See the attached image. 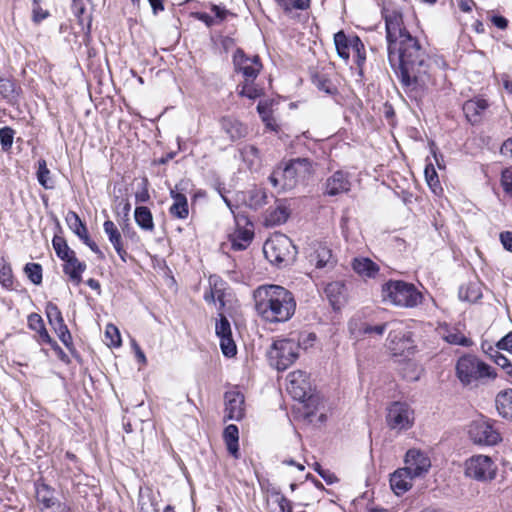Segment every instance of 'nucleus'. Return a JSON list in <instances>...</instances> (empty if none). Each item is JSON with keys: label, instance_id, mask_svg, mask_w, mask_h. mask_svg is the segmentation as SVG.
<instances>
[{"label": "nucleus", "instance_id": "obj_1", "mask_svg": "<svg viewBox=\"0 0 512 512\" xmlns=\"http://www.w3.org/2000/svg\"><path fill=\"white\" fill-rule=\"evenodd\" d=\"M396 49L388 51V61L406 93L421 97L434 84L430 57L413 36H407Z\"/></svg>", "mask_w": 512, "mask_h": 512}, {"label": "nucleus", "instance_id": "obj_2", "mask_svg": "<svg viewBox=\"0 0 512 512\" xmlns=\"http://www.w3.org/2000/svg\"><path fill=\"white\" fill-rule=\"evenodd\" d=\"M255 309L267 322L288 321L295 313L296 301L293 294L279 285H262L254 291Z\"/></svg>", "mask_w": 512, "mask_h": 512}, {"label": "nucleus", "instance_id": "obj_3", "mask_svg": "<svg viewBox=\"0 0 512 512\" xmlns=\"http://www.w3.org/2000/svg\"><path fill=\"white\" fill-rule=\"evenodd\" d=\"M456 375L464 386H478L493 380L497 374L495 370L474 355H464L456 363Z\"/></svg>", "mask_w": 512, "mask_h": 512}, {"label": "nucleus", "instance_id": "obj_4", "mask_svg": "<svg viewBox=\"0 0 512 512\" xmlns=\"http://www.w3.org/2000/svg\"><path fill=\"white\" fill-rule=\"evenodd\" d=\"M382 299L400 308H415L423 301L422 293L412 283L389 280L382 285Z\"/></svg>", "mask_w": 512, "mask_h": 512}, {"label": "nucleus", "instance_id": "obj_5", "mask_svg": "<svg viewBox=\"0 0 512 512\" xmlns=\"http://www.w3.org/2000/svg\"><path fill=\"white\" fill-rule=\"evenodd\" d=\"M311 168V162L307 158L292 159L283 168L274 170L269 180L274 187L291 190L311 174Z\"/></svg>", "mask_w": 512, "mask_h": 512}, {"label": "nucleus", "instance_id": "obj_6", "mask_svg": "<svg viewBox=\"0 0 512 512\" xmlns=\"http://www.w3.org/2000/svg\"><path fill=\"white\" fill-rule=\"evenodd\" d=\"M263 253L269 262L281 265L292 262L297 251L288 236L276 233L264 243Z\"/></svg>", "mask_w": 512, "mask_h": 512}, {"label": "nucleus", "instance_id": "obj_7", "mask_svg": "<svg viewBox=\"0 0 512 512\" xmlns=\"http://www.w3.org/2000/svg\"><path fill=\"white\" fill-rule=\"evenodd\" d=\"M287 391L295 399L306 403V406L315 405L318 396L314 395L313 386L306 372L297 370L287 375Z\"/></svg>", "mask_w": 512, "mask_h": 512}, {"label": "nucleus", "instance_id": "obj_8", "mask_svg": "<svg viewBox=\"0 0 512 512\" xmlns=\"http://www.w3.org/2000/svg\"><path fill=\"white\" fill-rule=\"evenodd\" d=\"M299 348L298 340L279 339L273 342L269 357L278 370H285L298 358Z\"/></svg>", "mask_w": 512, "mask_h": 512}, {"label": "nucleus", "instance_id": "obj_9", "mask_svg": "<svg viewBox=\"0 0 512 512\" xmlns=\"http://www.w3.org/2000/svg\"><path fill=\"white\" fill-rule=\"evenodd\" d=\"M385 20L387 51L396 49L407 36H412L405 28L402 13L396 9L382 11Z\"/></svg>", "mask_w": 512, "mask_h": 512}, {"label": "nucleus", "instance_id": "obj_10", "mask_svg": "<svg viewBox=\"0 0 512 512\" xmlns=\"http://www.w3.org/2000/svg\"><path fill=\"white\" fill-rule=\"evenodd\" d=\"M413 415L414 412L407 403L396 401L388 407L386 422L392 430H407L413 425Z\"/></svg>", "mask_w": 512, "mask_h": 512}, {"label": "nucleus", "instance_id": "obj_11", "mask_svg": "<svg viewBox=\"0 0 512 512\" xmlns=\"http://www.w3.org/2000/svg\"><path fill=\"white\" fill-rule=\"evenodd\" d=\"M465 474L478 481L492 480L496 475V466L486 455H474L465 462Z\"/></svg>", "mask_w": 512, "mask_h": 512}, {"label": "nucleus", "instance_id": "obj_12", "mask_svg": "<svg viewBox=\"0 0 512 512\" xmlns=\"http://www.w3.org/2000/svg\"><path fill=\"white\" fill-rule=\"evenodd\" d=\"M472 440L481 445L492 446L501 441L499 431L491 420L475 421L469 430Z\"/></svg>", "mask_w": 512, "mask_h": 512}, {"label": "nucleus", "instance_id": "obj_13", "mask_svg": "<svg viewBox=\"0 0 512 512\" xmlns=\"http://www.w3.org/2000/svg\"><path fill=\"white\" fill-rule=\"evenodd\" d=\"M36 501L41 512L53 509L52 512H70V507L55 497V490L44 482L35 483Z\"/></svg>", "mask_w": 512, "mask_h": 512}, {"label": "nucleus", "instance_id": "obj_14", "mask_svg": "<svg viewBox=\"0 0 512 512\" xmlns=\"http://www.w3.org/2000/svg\"><path fill=\"white\" fill-rule=\"evenodd\" d=\"M236 230L229 236L231 247L235 251L245 250L254 237L253 225L247 221L244 215H234Z\"/></svg>", "mask_w": 512, "mask_h": 512}, {"label": "nucleus", "instance_id": "obj_15", "mask_svg": "<svg viewBox=\"0 0 512 512\" xmlns=\"http://www.w3.org/2000/svg\"><path fill=\"white\" fill-rule=\"evenodd\" d=\"M45 313L48 318L49 324L52 326L61 342L67 348H70V346L72 345V336L70 331L68 330L67 325L64 322L62 313L58 306L52 302H48L46 304Z\"/></svg>", "mask_w": 512, "mask_h": 512}, {"label": "nucleus", "instance_id": "obj_16", "mask_svg": "<svg viewBox=\"0 0 512 512\" xmlns=\"http://www.w3.org/2000/svg\"><path fill=\"white\" fill-rule=\"evenodd\" d=\"M235 70L241 72L246 81H253L260 69L261 63L258 56L247 57L242 49H237L233 55Z\"/></svg>", "mask_w": 512, "mask_h": 512}, {"label": "nucleus", "instance_id": "obj_17", "mask_svg": "<svg viewBox=\"0 0 512 512\" xmlns=\"http://www.w3.org/2000/svg\"><path fill=\"white\" fill-rule=\"evenodd\" d=\"M215 333L220 339V347L226 357H233L237 353L236 344L232 338L231 325L225 315L219 314L215 325Z\"/></svg>", "mask_w": 512, "mask_h": 512}, {"label": "nucleus", "instance_id": "obj_18", "mask_svg": "<svg viewBox=\"0 0 512 512\" xmlns=\"http://www.w3.org/2000/svg\"><path fill=\"white\" fill-rule=\"evenodd\" d=\"M404 467L415 478L427 473L431 467L430 459L427 455L419 450L410 449L405 456Z\"/></svg>", "mask_w": 512, "mask_h": 512}, {"label": "nucleus", "instance_id": "obj_19", "mask_svg": "<svg viewBox=\"0 0 512 512\" xmlns=\"http://www.w3.org/2000/svg\"><path fill=\"white\" fill-rule=\"evenodd\" d=\"M225 399V418L239 421L244 416V396L239 391H227Z\"/></svg>", "mask_w": 512, "mask_h": 512}, {"label": "nucleus", "instance_id": "obj_20", "mask_svg": "<svg viewBox=\"0 0 512 512\" xmlns=\"http://www.w3.org/2000/svg\"><path fill=\"white\" fill-rule=\"evenodd\" d=\"M351 182L348 173L338 170L334 172L325 182V194L337 196L350 191Z\"/></svg>", "mask_w": 512, "mask_h": 512}, {"label": "nucleus", "instance_id": "obj_21", "mask_svg": "<svg viewBox=\"0 0 512 512\" xmlns=\"http://www.w3.org/2000/svg\"><path fill=\"white\" fill-rule=\"evenodd\" d=\"M220 126L231 141L242 139L248 134L247 126L232 116H223L220 119Z\"/></svg>", "mask_w": 512, "mask_h": 512}, {"label": "nucleus", "instance_id": "obj_22", "mask_svg": "<svg viewBox=\"0 0 512 512\" xmlns=\"http://www.w3.org/2000/svg\"><path fill=\"white\" fill-rule=\"evenodd\" d=\"M181 184L182 183L177 184L170 190V196L173 199V204L171 205L169 212L175 218L186 219L189 214L188 201L186 196L181 192Z\"/></svg>", "mask_w": 512, "mask_h": 512}, {"label": "nucleus", "instance_id": "obj_23", "mask_svg": "<svg viewBox=\"0 0 512 512\" xmlns=\"http://www.w3.org/2000/svg\"><path fill=\"white\" fill-rule=\"evenodd\" d=\"M414 477L405 468L396 470L390 477V486L396 495H402L412 487Z\"/></svg>", "mask_w": 512, "mask_h": 512}, {"label": "nucleus", "instance_id": "obj_24", "mask_svg": "<svg viewBox=\"0 0 512 512\" xmlns=\"http://www.w3.org/2000/svg\"><path fill=\"white\" fill-rule=\"evenodd\" d=\"M103 229L119 257L122 261L126 262L127 252L123 247L122 236L115 223L111 220H106L103 224Z\"/></svg>", "mask_w": 512, "mask_h": 512}, {"label": "nucleus", "instance_id": "obj_25", "mask_svg": "<svg viewBox=\"0 0 512 512\" xmlns=\"http://www.w3.org/2000/svg\"><path fill=\"white\" fill-rule=\"evenodd\" d=\"M63 261L64 273L69 276L71 281L78 285L82 281V273L86 269V264L84 262L79 261L75 253H73Z\"/></svg>", "mask_w": 512, "mask_h": 512}, {"label": "nucleus", "instance_id": "obj_26", "mask_svg": "<svg viewBox=\"0 0 512 512\" xmlns=\"http://www.w3.org/2000/svg\"><path fill=\"white\" fill-rule=\"evenodd\" d=\"M310 262L314 263L316 268H332L335 264L331 249L325 244H318L314 252L310 254Z\"/></svg>", "mask_w": 512, "mask_h": 512}, {"label": "nucleus", "instance_id": "obj_27", "mask_svg": "<svg viewBox=\"0 0 512 512\" xmlns=\"http://www.w3.org/2000/svg\"><path fill=\"white\" fill-rule=\"evenodd\" d=\"M351 265L361 277L374 278L379 272V266L367 257H356L352 260Z\"/></svg>", "mask_w": 512, "mask_h": 512}, {"label": "nucleus", "instance_id": "obj_28", "mask_svg": "<svg viewBox=\"0 0 512 512\" xmlns=\"http://www.w3.org/2000/svg\"><path fill=\"white\" fill-rule=\"evenodd\" d=\"M389 348L394 355H403L406 351L413 349V341L407 334H389Z\"/></svg>", "mask_w": 512, "mask_h": 512}, {"label": "nucleus", "instance_id": "obj_29", "mask_svg": "<svg viewBox=\"0 0 512 512\" xmlns=\"http://www.w3.org/2000/svg\"><path fill=\"white\" fill-rule=\"evenodd\" d=\"M495 405L499 415L512 419V389L499 392L495 399Z\"/></svg>", "mask_w": 512, "mask_h": 512}, {"label": "nucleus", "instance_id": "obj_30", "mask_svg": "<svg viewBox=\"0 0 512 512\" xmlns=\"http://www.w3.org/2000/svg\"><path fill=\"white\" fill-rule=\"evenodd\" d=\"M488 106V102L485 99L469 100L464 104L463 110L469 121L475 123Z\"/></svg>", "mask_w": 512, "mask_h": 512}, {"label": "nucleus", "instance_id": "obj_31", "mask_svg": "<svg viewBox=\"0 0 512 512\" xmlns=\"http://www.w3.org/2000/svg\"><path fill=\"white\" fill-rule=\"evenodd\" d=\"M134 219L141 229L149 232L154 230L153 216L148 207L137 206L134 211Z\"/></svg>", "mask_w": 512, "mask_h": 512}, {"label": "nucleus", "instance_id": "obj_32", "mask_svg": "<svg viewBox=\"0 0 512 512\" xmlns=\"http://www.w3.org/2000/svg\"><path fill=\"white\" fill-rule=\"evenodd\" d=\"M224 440L227 445V449L230 454H232L234 457H238V440H239V431L238 427L234 424L228 425L224 430Z\"/></svg>", "mask_w": 512, "mask_h": 512}, {"label": "nucleus", "instance_id": "obj_33", "mask_svg": "<svg viewBox=\"0 0 512 512\" xmlns=\"http://www.w3.org/2000/svg\"><path fill=\"white\" fill-rule=\"evenodd\" d=\"M334 44L339 57L347 61L350 57L351 44H353L352 37L348 38L343 31H339L334 35Z\"/></svg>", "mask_w": 512, "mask_h": 512}, {"label": "nucleus", "instance_id": "obj_34", "mask_svg": "<svg viewBox=\"0 0 512 512\" xmlns=\"http://www.w3.org/2000/svg\"><path fill=\"white\" fill-rule=\"evenodd\" d=\"M289 217V210L285 205H278L275 209L269 211L265 217L267 226H277L285 223Z\"/></svg>", "mask_w": 512, "mask_h": 512}, {"label": "nucleus", "instance_id": "obj_35", "mask_svg": "<svg viewBox=\"0 0 512 512\" xmlns=\"http://www.w3.org/2000/svg\"><path fill=\"white\" fill-rule=\"evenodd\" d=\"M68 227L81 239L86 238L88 230L80 217L74 211H69L65 218Z\"/></svg>", "mask_w": 512, "mask_h": 512}, {"label": "nucleus", "instance_id": "obj_36", "mask_svg": "<svg viewBox=\"0 0 512 512\" xmlns=\"http://www.w3.org/2000/svg\"><path fill=\"white\" fill-rule=\"evenodd\" d=\"M50 170L47 168L46 160L40 159L37 163V180L39 184L45 189H53L54 184L50 177Z\"/></svg>", "mask_w": 512, "mask_h": 512}, {"label": "nucleus", "instance_id": "obj_37", "mask_svg": "<svg viewBox=\"0 0 512 512\" xmlns=\"http://www.w3.org/2000/svg\"><path fill=\"white\" fill-rule=\"evenodd\" d=\"M459 298L468 302H475L481 298L482 294L476 283L462 285L458 292Z\"/></svg>", "mask_w": 512, "mask_h": 512}, {"label": "nucleus", "instance_id": "obj_38", "mask_svg": "<svg viewBox=\"0 0 512 512\" xmlns=\"http://www.w3.org/2000/svg\"><path fill=\"white\" fill-rule=\"evenodd\" d=\"M443 339L453 345L468 346L470 340L467 339L458 329L456 328H445L443 332Z\"/></svg>", "mask_w": 512, "mask_h": 512}, {"label": "nucleus", "instance_id": "obj_39", "mask_svg": "<svg viewBox=\"0 0 512 512\" xmlns=\"http://www.w3.org/2000/svg\"><path fill=\"white\" fill-rule=\"evenodd\" d=\"M53 248L56 252V255L63 261L66 258H68L70 255L75 253L70 247L68 246L66 240L61 236H54L52 240Z\"/></svg>", "mask_w": 512, "mask_h": 512}, {"label": "nucleus", "instance_id": "obj_40", "mask_svg": "<svg viewBox=\"0 0 512 512\" xmlns=\"http://www.w3.org/2000/svg\"><path fill=\"white\" fill-rule=\"evenodd\" d=\"M313 83L317 87L318 90L323 91L326 94L333 95L337 92L336 86L324 74H316L313 77Z\"/></svg>", "mask_w": 512, "mask_h": 512}, {"label": "nucleus", "instance_id": "obj_41", "mask_svg": "<svg viewBox=\"0 0 512 512\" xmlns=\"http://www.w3.org/2000/svg\"><path fill=\"white\" fill-rule=\"evenodd\" d=\"M24 272L33 284L39 285L42 283V266L40 264L27 263Z\"/></svg>", "mask_w": 512, "mask_h": 512}, {"label": "nucleus", "instance_id": "obj_42", "mask_svg": "<svg viewBox=\"0 0 512 512\" xmlns=\"http://www.w3.org/2000/svg\"><path fill=\"white\" fill-rule=\"evenodd\" d=\"M352 43L351 50L356 56V64L358 67H362L366 60L364 44L358 36L352 37Z\"/></svg>", "mask_w": 512, "mask_h": 512}, {"label": "nucleus", "instance_id": "obj_43", "mask_svg": "<svg viewBox=\"0 0 512 512\" xmlns=\"http://www.w3.org/2000/svg\"><path fill=\"white\" fill-rule=\"evenodd\" d=\"M267 193L262 188H255L250 191L249 204L254 209L262 207L267 204Z\"/></svg>", "mask_w": 512, "mask_h": 512}, {"label": "nucleus", "instance_id": "obj_44", "mask_svg": "<svg viewBox=\"0 0 512 512\" xmlns=\"http://www.w3.org/2000/svg\"><path fill=\"white\" fill-rule=\"evenodd\" d=\"M500 184L505 195L512 198V166L502 170Z\"/></svg>", "mask_w": 512, "mask_h": 512}, {"label": "nucleus", "instance_id": "obj_45", "mask_svg": "<svg viewBox=\"0 0 512 512\" xmlns=\"http://www.w3.org/2000/svg\"><path fill=\"white\" fill-rule=\"evenodd\" d=\"M14 130L8 126L0 129V143L3 151H9L13 144Z\"/></svg>", "mask_w": 512, "mask_h": 512}, {"label": "nucleus", "instance_id": "obj_46", "mask_svg": "<svg viewBox=\"0 0 512 512\" xmlns=\"http://www.w3.org/2000/svg\"><path fill=\"white\" fill-rule=\"evenodd\" d=\"M270 496L278 504L281 512H292L291 501L289 499H287L284 495H282L278 490H276V489L271 490Z\"/></svg>", "mask_w": 512, "mask_h": 512}, {"label": "nucleus", "instance_id": "obj_47", "mask_svg": "<svg viewBox=\"0 0 512 512\" xmlns=\"http://www.w3.org/2000/svg\"><path fill=\"white\" fill-rule=\"evenodd\" d=\"M0 94L4 98H13L16 94L15 83L10 79L0 77Z\"/></svg>", "mask_w": 512, "mask_h": 512}, {"label": "nucleus", "instance_id": "obj_48", "mask_svg": "<svg viewBox=\"0 0 512 512\" xmlns=\"http://www.w3.org/2000/svg\"><path fill=\"white\" fill-rule=\"evenodd\" d=\"M425 178L429 185V187L436 192L437 189H440V181L436 170L434 169L432 164H429L425 168Z\"/></svg>", "mask_w": 512, "mask_h": 512}, {"label": "nucleus", "instance_id": "obj_49", "mask_svg": "<svg viewBox=\"0 0 512 512\" xmlns=\"http://www.w3.org/2000/svg\"><path fill=\"white\" fill-rule=\"evenodd\" d=\"M285 2H277L286 11L291 9L306 10L310 7V0H284Z\"/></svg>", "mask_w": 512, "mask_h": 512}, {"label": "nucleus", "instance_id": "obj_50", "mask_svg": "<svg viewBox=\"0 0 512 512\" xmlns=\"http://www.w3.org/2000/svg\"><path fill=\"white\" fill-rule=\"evenodd\" d=\"M105 336L110 338L109 345L118 347L121 345V336L118 328L112 324L107 325Z\"/></svg>", "mask_w": 512, "mask_h": 512}, {"label": "nucleus", "instance_id": "obj_51", "mask_svg": "<svg viewBox=\"0 0 512 512\" xmlns=\"http://www.w3.org/2000/svg\"><path fill=\"white\" fill-rule=\"evenodd\" d=\"M343 284L340 282L329 283L325 288V293L329 297L332 304L337 302L336 296L341 294Z\"/></svg>", "mask_w": 512, "mask_h": 512}, {"label": "nucleus", "instance_id": "obj_52", "mask_svg": "<svg viewBox=\"0 0 512 512\" xmlns=\"http://www.w3.org/2000/svg\"><path fill=\"white\" fill-rule=\"evenodd\" d=\"M491 350L493 351V354H491V358L494 360V362L500 366L501 368H503L506 373L508 374V370H511V367H512V364L510 363V361L508 360V358L506 356H504L503 354H501L498 350H493L491 348Z\"/></svg>", "mask_w": 512, "mask_h": 512}, {"label": "nucleus", "instance_id": "obj_53", "mask_svg": "<svg viewBox=\"0 0 512 512\" xmlns=\"http://www.w3.org/2000/svg\"><path fill=\"white\" fill-rule=\"evenodd\" d=\"M387 328V323L379 324L372 326L370 324L364 323L361 328H359V333L362 334H377L382 335Z\"/></svg>", "mask_w": 512, "mask_h": 512}, {"label": "nucleus", "instance_id": "obj_54", "mask_svg": "<svg viewBox=\"0 0 512 512\" xmlns=\"http://www.w3.org/2000/svg\"><path fill=\"white\" fill-rule=\"evenodd\" d=\"M0 283L6 288L12 286L13 279L10 266L3 265L2 268H0Z\"/></svg>", "mask_w": 512, "mask_h": 512}, {"label": "nucleus", "instance_id": "obj_55", "mask_svg": "<svg viewBox=\"0 0 512 512\" xmlns=\"http://www.w3.org/2000/svg\"><path fill=\"white\" fill-rule=\"evenodd\" d=\"M28 326L34 331H38L45 327L42 317L37 313H31L28 316Z\"/></svg>", "mask_w": 512, "mask_h": 512}, {"label": "nucleus", "instance_id": "obj_56", "mask_svg": "<svg viewBox=\"0 0 512 512\" xmlns=\"http://www.w3.org/2000/svg\"><path fill=\"white\" fill-rule=\"evenodd\" d=\"M496 346L498 350H506L512 354V332H509L499 340Z\"/></svg>", "mask_w": 512, "mask_h": 512}, {"label": "nucleus", "instance_id": "obj_57", "mask_svg": "<svg viewBox=\"0 0 512 512\" xmlns=\"http://www.w3.org/2000/svg\"><path fill=\"white\" fill-rule=\"evenodd\" d=\"M242 155L244 160H249L250 158H259V150L254 145H246L242 149Z\"/></svg>", "mask_w": 512, "mask_h": 512}, {"label": "nucleus", "instance_id": "obj_58", "mask_svg": "<svg viewBox=\"0 0 512 512\" xmlns=\"http://www.w3.org/2000/svg\"><path fill=\"white\" fill-rule=\"evenodd\" d=\"M143 188L141 191L136 192L135 199L137 202L145 203L150 199L148 189H147V179L143 180Z\"/></svg>", "mask_w": 512, "mask_h": 512}, {"label": "nucleus", "instance_id": "obj_59", "mask_svg": "<svg viewBox=\"0 0 512 512\" xmlns=\"http://www.w3.org/2000/svg\"><path fill=\"white\" fill-rule=\"evenodd\" d=\"M500 241L507 251L512 252V232L505 231L500 233Z\"/></svg>", "mask_w": 512, "mask_h": 512}, {"label": "nucleus", "instance_id": "obj_60", "mask_svg": "<svg viewBox=\"0 0 512 512\" xmlns=\"http://www.w3.org/2000/svg\"><path fill=\"white\" fill-rule=\"evenodd\" d=\"M211 11L215 13L216 18L219 19V21L225 20L227 15L230 14V12L227 9L222 8L216 4L211 5Z\"/></svg>", "mask_w": 512, "mask_h": 512}, {"label": "nucleus", "instance_id": "obj_61", "mask_svg": "<svg viewBox=\"0 0 512 512\" xmlns=\"http://www.w3.org/2000/svg\"><path fill=\"white\" fill-rule=\"evenodd\" d=\"M500 152L503 156L512 160V137L503 142Z\"/></svg>", "mask_w": 512, "mask_h": 512}, {"label": "nucleus", "instance_id": "obj_62", "mask_svg": "<svg viewBox=\"0 0 512 512\" xmlns=\"http://www.w3.org/2000/svg\"><path fill=\"white\" fill-rule=\"evenodd\" d=\"M195 18L205 23L208 27H211L215 24V19L205 12L195 13Z\"/></svg>", "mask_w": 512, "mask_h": 512}, {"label": "nucleus", "instance_id": "obj_63", "mask_svg": "<svg viewBox=\"0 0 512 512\" xmlns=\"http://www.w3.org/2000/svg\"><path fill=\"white\" fill-rule=\"evenodd\" d=\"M84 242V244H86L94 253L98 254L100 256V258H104V255L102 253V251L99 249L98 245L90 239L89 235L86 236V238H84L82 240Z\"/></svg>", "mask_w": 512, "mask_h": 512}, {"label": "nucleus", "instance_id": "obj_64", "mask_svg": "<svg viewBox=\"0 0 512 512\" xmlns=\"http://www.w3.org/2000/svg\"><path fill=\"white\" fill-rule=\"evenodd\" d=\"M492 23L499 29H506L508 20L503 16H493Z\"/></svg>", "mask_w": 512, "mask_h": 512}]
</instances>
